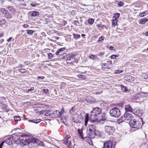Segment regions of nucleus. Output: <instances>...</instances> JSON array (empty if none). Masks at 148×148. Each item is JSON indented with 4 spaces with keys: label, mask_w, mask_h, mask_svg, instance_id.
I'll return each instance as SVG.
<instances>
[{
    "label": "nucleus",
    "mask_w": 148,
    "mask_h": 148,
    "mask_svg": "<svg viewBox=\"0 0 148 148\" xmlns=\"http://www.w3.org/2000/svg\"><path fill=\"white\" fill-rule=\"evenodd\" d=\"M142 122V119L141 118H139L138 120L134 119L130 121V124L132 128L136 130L141 127Z\"/></svg>",
    "instance_id": "f257e3e1"
},
{
    "label": "nucleus",
    "mask_w": 148,
    "mask_h": 148,
    "mask_svg": "<svg viewBox=\"0 0 148 148\" xmlns=\"http://www.w3.org/2000/svg\"><path fill=\"white\" fill-rule=\"evenodd\" d=\"M95 127L94 125H91L89 126L87 128V132L90 138L93 137V136L95 133Z\"/></svg>",
    "instance_id": "f03ea898"
},
{
    "label": "nucleus",
    "mask_w": 148,
    "mask_h": 148,
    "mask_svg": "<svg viewBox=\"0 0 148 148\" xmlns=\"http://www.w3.org/2000/svg\"><path fill=\"white\" fill-rule=\"evenodd\" d=\"M109 113L111 116L115 117H118L121 115L120 110L117 108H112L110 110Z\"/></svg>",
    "instance_id": "7ed1b4c3"
},
{
    "label": "nucleus",
    "mask_w": 148,
    "mask_h": 148,
    "mask_svg": "<svg viewBox=\"0 0 148 148\" xmlns=\"http://www.w3.org/2000/svg\"><path fill=\"white\" fill-rule=\"evenodd\" d=\"M115 144L111 141H107L103 143V148H114Z\"/></svg>",
    "instance_id": "20e7f679"
},
{
    "label": "nucleus",
    "mask_w": 148,
    "mask_h": 148,
    "mask_svg": "<svg viewBox=\"0 0 148 148\" xmlns=\"http://www.w3.org/2000/svg\"><path fill=\"white\" fill-rule=\"evenodd\" d=\"M101 112V109L98 107L94 108L91 112V114L93 116H97L100 114Z\"/></svg>",
    "instance_id": "39448f33"
},
{
    "label": "nucleus",
    "mask_w": 148,
    "mask_h": 148,
    "mask_svg": "<svg viewBox=\"0 0 148 148\" xmlns=\"http://www.w3.org/2000/svg\"><path fill=\"white\" fill-rule=\"evenodd\" d=\"M132 116L131 114L125 113L124 115L121 117V119L122 120L121 121V122H122L123 121H125V120H132L131 119L132 118Z\"/></svg>",
    "instance_id": "423d86ee"
},
{
    "label": "nucleus",
    "mask_w": 148,
    "mask_h": 148,
    "mask_svg": "<svg viewBox=\"0 0 148 148\" xmlns=\"http://www.w3.org/2000/svg\"><path fill=\"white\" fill-rule=\"evenodd\" d=\"M104 128L105 132L108 135L112 134L114 132V130L113 127L108 125L105 126Z\"/></svg>",
    "instance_id": "0eeeda50"
},
{
    "label": "nucleus",
    "mask_w": 148,
    "mask_h": 148,
    "mask_svg": "<svg viewBox=\"0 0 148 148\" xmlns=\"http://www.w3.org/2000/svg\"><path fill=\"white\" fill-rule=\"evenodd\" d=\"M75 56L74 55H70L68 57H67V63L73 64L75 62Z\"/></svg>",
    "instance_id": "6e6552de"
},
{
    "label": "nucleus",
    "mask_w": 148,
    "mask_h": 148,
    "mask_svg": "<svg viewBox=\"0 0 148 148\" xmlns=\"http://www.w3.org/2000/svg\"><path fill=\"white\" fill-rule=\"evenodd\" d=\"M71 138L70 136L67 135L64 139L62 141V143L64 144H66L68 146H70L71 142L70 141Z\"/></svg>",
    "instance_id": "1a4fd4ad"
},
{
    "label": "nucleus",
    "mask_w": 148,
    "mask_h": 148,
    "mask_svg": "<svg viewBox=\"0 0 148 148\" xmlns=\"http://www.w3.org/2000/svg\"><path fill=\"white\" fill-rule=\"evenodd\" d=\"M81 117L80 115L77 114H75L74 115L73 117V122L76 123H78L81 122Z\"/></svg>",
    "instance_id": "9d476101"
},
{
    "label": "nucleus",
    "mask_w": 148,
    "mask_h": 148,
    "mask_svg": "<svg viewBox=\"0 0 148 148\" xmlns=\"http://www.w3.org/2000/svg\"><path fill=\"white\" fill-rule=\"evenodd\" d=\"M111 61H107V63H104L102 64V68L103 69V68L109 69L111 67Z\"/></svg>",
    "instance_id": "9b49d317"
},
{
    "label": "nucleus",
    "mask_w": 148,
    "mask_h": 148,
    "mask_svg": "<svg viewBox=\"0 0 148 148\" xmlns=\"http://www.w3.org/2000/svg\"><path fill=\"white\" fill-rule=\"evenodd\" d=\"M95 135L98 137L101 138H103L105 137V135L104 133L102 132L99 130H96L94 135Z\"/></svg>",
    "instance_id": "f8f14e48"
},
{
    "label": "nucleus",
    "mask_w": 148,
    "mask_h": 148,
    "mask_svg": "<svg viewBox=\"0 0 148 148\" xmlns=\"http://www.w3.org/2000/svg\"><path fill=\"white\" fill-rule=\"evenodd\" d=\"M21 142L24 145H26L30 143V137H26L25 139H21Z\"/></svg>",
    "instance_id": "ddd939ff"
},
{
    "label": "nucleus",
    "mask_w": 148,
    "mask_h": 148,
    "mask_svg": "<svg viewBox=\"0 0 148 148\" xmlns=\"http://www.w3.org/2000/svg\"><path fill=\"white\" fill-rule=\"evenodd\" d=\"M51 117H60V112L58 111H55L51 114Z\"/></svg>",
    "instance_id": "4468645a"
},
{
    "label": "nucleus",
    "mask_w": 148,
    "mask_h": 148,
    "mask_svg": "<svg viewBox=\"0 0 148 148\" xmlns=\"http://www.w3.org/2000/svg\"><path fill=\"white\" fill-rule=\"evenodd\" d=\"M133 113L135 115L138 116H140L142 115V111L139 109H134L132 110Z\"/></svg>",
    "instance_id": "2eb2a0df"
},
{
    "label": "nucleus",
    "mask_w": 148,
    "mask_h": 148,
    "mask_svg": "<svg viewBox=\"0 0 148 148\" xmlns=\"http://www.w3.org/2000/svg\"><path fill=\"white\" fill-rule=\"evenodd\" d=\"M65 49V48L64 47L60 49L58 51H56L55 53V54L57 55H60V54H62V52L64 51Z\"/></svg>",
    "instance_id": "dca6fc26"
},
{
    "label": "nucleus",
    "mask_w": 148,
    "mask_h": 148,
    "mask_svg": "<svg viewBox=\"0 0 148 148\" xmlns=\"http://www.w3.org/2000/svg\"><path fill=\"white\" fill-rule=\"evenodd\" d=\"M125 80L128 82H132L134 80V77L131 75H127L125 77Z\"/></svg>",
    "instance_id": "f3484780"
},
{
    "label": "nucleus",
    "mask_w": 148,
    "mask_h": 148,
    "mask_svg": "<svg viewBox=\"0 0 148 148\" xmlns=\"http://www.w3.org/2000/svg\"><path fill=\"white\" fill-rule=\"evenodd\" d=\"M147 21H148L147 18H143L139 20V24L143 25L145 24Z\"/></svg>",
    "instance_id": "a211bd4d"
},
{
    "label": "nucleus",
    "mask_w": 148,
    "mask_h": 148,
    "mask_svg": "<svg viewBox=\"0 0 148 148\" xmlns=\"http://www.w3.org/2000/svg\"><path fill=\"white\" fill-rule=\"evenodd\" d=\"M86 102H95V100L92 97H87L86 99Z\"/></svg>",
    "instance_id": "6ab92c4d"
},
{
    "label": "nucleus",
    "mask_w": 148,
    "mask_h": 148,
    "mask_svg": "<svg viewBox=\"0 0 148 148\" xmlns=\"http://www.w3.org/2000/svg\"><path fill=\"white\" fill-rule=\"evenodd\" d=\"M12 138H10L5 140L4 141L6 144L8 145H11L12 144Z\"/></svg>",
    "instance_id": "aec40b11"
},
{
    "label": "nucleus",
    "mask_w": 148,
    "mask_h": 148,
    "mask_svg": "<svg viewBox=\"0 0 148 148\" xmlns=\"http://www.w3.org/2000/svg\"><path fill=\"white\" fill-rule=\"evenodd\" d=\"M67 54L64 53H63L62 54H60L59 56V57L61 59H65L67 58Z\"/></svg>",
    "instance_id": "412c9836"
},
{
    "label": "nucleus",
    "mask_w": 148,
    "mask_h": 148,
    "mask_svg": "<svg viewBox=\"0 0 148 148\" xmlns=\"http://www.w3.org/2000/svg\"><path fill=\"white\" fill-rule=\"evenodd\" d=\"M101 116L98 119L99 121H103L106 120L105 115V114H101Z\"/></svg>",
    "instance_id": "4be33fe9"
},
{
    "label": "nucleus",
    "mask_w": 148,
    "mask_h": 148,
    "mask_svg": "<svg viewBox=\"0 0 148 148\" xmlns=\"http://www.w3.org/2000/svg\"><path fill=\"white\" fill-rule=\"evenodd\" d=\"M85 125L86 126L89 120V114H87L85 116Z\"/></svg>",
    "instance_id": "5701e85b"
},
{
    "label": "nucleus",
    "mask_w": 148,
    "mask_h": 148,
    "mask_svg": "<svg viewBox=\"0 0 148 148\" xmlns=\"http://www.w3.org/2000/svg\"><path fill=\"white\" fill-rule=\"evenodd\" d=\"M4 15L7 18L10 19L12 18V15L7 11Z\"/></svg>",
    "instance_id": "b1692460"
},
{
    "label": "nucleus",
    "mask_w": 148,
    "mask_h": 148,
    "mask_svg": "<svg viewBox=\"0 0 148 148\" xmlns=\"http://www.w3.org/2000/svg\"><path fill=\"white\" fill-rule=\"evenodd\" d=\"M125 109L126 111L130 112L132 111V108L129 105L125 106Z\"/></svg>",
    "instance_id": "393cba45"
},
{
    "label": "nucleus",
    "mask_w": 148,
    "mask_h": 148,
    "mask_svg": "<svg viewBox=\"0 0 148 148\" xmlns=\"http://www.w3.org/2000/svg\"><path fill=\"white\" fill-rule=\"evenodd\" d=\"M30 143H34L37 142L38 140L37 138L30 137Z\"/></svg>",
    "instance_id": "a878e982"
},
{
    "label": "nucleus",
    "mask_w": 148,
    "mask_h": 148,
    "mask_svg": "<svg viewBox=\"0 0 148 148\" xmlns=\"http://www.w3.org/2000/svg\"><path fill=\"white\" fill-rule=\"evenodd\" d=\"M95 20L93 18H89L88 20V24L90 25H92L94 23Z\"/></svg>",
    "instance_id": "bb28decb"
},
{
    "label": "nucleus",
    "mask_w": 148,
    "mask_h": 148,
    "mask_svg": "<svg viewBox=\"0 0 148 148\" xmlns=\"http://www.w3.org/2000/svg\"><path fill=\"white\" fill-rule=\"evenodd\" d=\"M32 12L31 14L32 16H36L39 15V12L37 11H33Z\"/></svg>",
    "instance_id": "cd10ccee"
},
{
    "label": "nucleus",
    "mask_w": 148,
    "mask_h": 148,
    "mask_svg": "<svg viewBox=\"0 0 148 148\" xmlns=\"http://www.w3.org/2000/svg\"><path fill=\"white\" fill-rule=\"evenodd\" d=\"M121 90L123 92H126L127 91V89L126 86H124V85H121Z\"/></svg>",
    "instance_id": "c85d7f7f"
},
{
    "label": "nucleus",
    "mask_w": 148,
    "mask_h": 148,
    "mask_svg": "<svg viewBox=\"0 0 148 148\" xmlns=\"http://www.w3.org/2000/svg\"><path fill=\"white\" fill-rule=\"evenodd\" d=\"M35 32L34 31L30 29H28L27 30V34L29 35H32Z\"/></svg>",
    "instance_id": "c756f323"
},
{
    "label": "nucleus",
    "mask_w": 148,
    "mask_h": 148,
    "mask_svg": "<svg viewBox=\"0 0 148 148\" xmlns=\"http://www.w3.org/2000/svg\"><path fill=\"white\" fill-rule=\"evenodd\" d=\"M112 25L114 26L116 25L117 24V20L116 18L113 19L112 22Z\"/></svg>",
    "instance_id": "7c9ffc66"
},
{
    "label": "nucleus",
    "mask_w": 148,
    "mask_h": 148,
    "mask_svg": "<svg viewBox=\"0 0 148 148\" xmlns=\"http://www.w3.org/2000/svg\"><path fill=\"white\" fill-rule=\"evenodd\" d=\"M0 11L4 15L5 13H6L7 10L4 8H0Z\"/></svg>",
    "instance_id": "2f4dec72"
},
{
    "label": "nucleus",
    "mask_w": 148,
    "mask_h": 148,
    "mask_svg": "<svg viewBox=\"0 0 148 148\" xmlns=\"http://www.w3.org/2000/svg\"><path fill=\"white\" fill-rule=\"evenodd\" d=\"M74 38L75 39H79L80 38V36L79 34H73Z\"/></svg>",
    "instance_id": "473e14b6"
},
{
    "label": "nucleus",
    "mask_w": 148,
    "mask_h": 148,
    "mask_svg": "<svg viewBox=\"0 0 148 148\" xmlns=\"http://www.w3.org/2000/svg\"><path fill=\"white\" fill-rule=\"evenodd\" d=\"M6 8L10 11H13L14 10L13 7L11 6H8L6 7Z\"/></svg>",
    "instance_id": "72a5a7b5"
},
{
    "label": "nucleus",
    "mask_w": 148,
    "mask_h": 148,
    "mask_svg": "<svg viewBox=\"0 0 148 148\" xmlns=\"http://www.w3.org/2000/svg\"><path fill=\"white\" fill-rule=\"evenodd\" d=\"M48 57L49 59H52L53 57L52 53H47Z\"/></svg>",
    "instance_id": "f704fd0d"
},
{
    "label": "nucleus",
    "mask_w": 148,
    "mask_h": 148,
    "mask_svg": "<svg viewBox=\"0 0 148 148\" xmlns=\"http://www.w3.org/2000/svg\"><path fill=\"white\" fill-rule=\"evenodd\" d=\"M120 16V14L119 13H117L114 14V16H113V18H116L117 19Z\"/></svg>",
    "instance_id": "c9c22d12"
},
{
    "label": "nucleus",
    "mask_w": 148,
    "mask_h": 148,
    "mask_svg": "<svg viewBox=\"0 0 148 148\" xmlns=\"http://www.w3.org/2000/svg\"><path fill=\"white\" fill-rule=\"evenodd\" d=\"M18 70L22 73H25L26 72V69H20Z\"/></svg>",
    "instance_id": "e433bc0d"
},
{
    "label": "nucleus",
    "mask_w": 148,
    "mask_h": 148,
    "mask_svg": "<svg viewBox=\"0 0 148 148\" xmlns=\"http://www.w3.org/2000/svg\"><path fill=\"white\" fill-rule=\"evenodd\" d=\"M49 91V90L45 88H43L42 90V92L45 94H47L48 92Z\"/></svg>",
    "instance_id": "4c0bfd02"
},
{
    "label": "nucleus",
    "mask_w": 148,
    "mask_h": 148,
    "mask_svg": "<svg viewBox=\"0 0 148 148\" xmlns=\"http://www.w3.org/2000/svg\"><path fill=\"white\" fill-rule=\"evenodd\" d=\"M14 119L16 121H19L21 120L19 116H16L14 117Z\"/></svg>",
    "instance_id": "58836bf2"
},
{
    "label": "nucleus",
    "mask_w": 148,
    "mask_h": 148,
    "mask_svg": "<svg viewBox=\"0 0 148 148\" xmlns=\"http://www.w3.org/2000/svg\"><path fill=\"white\" fill-rule=\"evenodd\" d=\"M66 85V84L64 82H62L61 83L60 88H63L64 86Z\"/></svg>",
    "instance_id": "ea45409f"
},
{
    "label": "nucleus",
    "mask_w": 148,
    "mask_h": 148,
    "mask_svg": "<svg viewBox=\"0 0 148 148\" xmlns=\"http://www.w3.org/2000/svg\"><path fill=\"white\" fill-rule=\"evenodd\" d=\"M123 71L121 70H116L115 71V73L116 74H118L123 72Z\"/></svg>",
    "instance_id": "a19ab883"
},
{
    "label": "nucleus",
    "mask_w": 148,
    "mask_h": 148,
    "mask_svg": "<svg viewBox=\"0 0 148 148\" xmlns=\"http://www.w3.org/2000/svg\"><path fill=\"white\" fill-rule=\"evenodd\" d=\"M41 121V120L40 119L34 120V123H38Z\"/></svg>",
    "instance_id": "79ce46f5"
},
{
    "label": "nucleus",
    "mask_w": 148,
    "mask_h": 148,
    "mask_svg": "<svg viewBox=\"0 0 148 148\" xmlns=\"http://www.w3.org/2000/svg\"><path fill=\"white\" fill-rule=\"evenodd\" d=\"M6 23V21H5V20L4 19H3L2 20H1L0 21V25H3L4 24Z\"/></svg>",
    "instance_id": "37998d69"
},
{
    "label": "nucleus",
    "mask_w": 148,
    "mask_h": 148,
    "mask_svg": "<svg viewBox=\"0 0 148 148\" xmlns=\"http://www.w3.org/2000/svg\"><path fill=\"white\" fill-rule=\"evenodd\" d=\"M139 16L140 17H143L146 16V13L145 11L143 12L140 13L139 14Z\"/></svg>",
    "instance_id": "c03bdc74"
},
{
    "label": "nucleus",
    "mask_w": 148,
    "mask_h": 148,
    "mask_svg": "<svg viewBox=\"0 0 148 148\" xmlns=\"http://www.w3.org/2000/svg\"><path fill=\"white\" fill-rule=\"evenodd\" d=\"M30 5L32 7H35L39 5V4L34 2H32L31 3Z\"/></svg>",
    "instance_id": "a18cd8bd"
},
{
    "label": "nucleus",
    "mask_w": 148,
    "mask_h": 148,
    "mask_svg": "<svg viewBox=\"0 0 148 148\" xmlns=\"http://www.w3.org/2000/svg\"><path fill=\"white\" fill-rule=\"evenodd\" d=\"M78 77L82 79H85L86 77L84 75H78Z\"/></svg>",
    "instance_id": "49530a36"
},
{
    "label": "nucleus",
    "mask_w": 148,
    "mask_h": 148,
    "mask_svg": "<svg viewBox=\"0 0 148 148\" xmlns=\"http://www.w3.org/2000/svg\"><path fill=\"white\" fill-rule=\"evenodd\" d=\"M118 57V56L115 55H113L111 56L110 58L112 59H116V58Z\"/></svg>",
    "instance_id": "de8ad7c7"
},
{
    "label": "nucleus",
    "mask_w": 148,
    "mask_h": 148,
    "mask_svg": "<svg viewBox=\"0 0 148 148\" xmlns=\"http://www.w3.org/2000/svg\"><path fill=\"white\" fill-rule=\"evenodd\" d=\"M118 5L119 6H122L124 5V3L123 2L121 1H120L118 3Z\"/></svg>",
    "instance_id": "09e8293b"
},
{
    "label": "nucleus",
    "mask_w": 148,
    "mask_h": 148,
    "mask_svg": "<svg viewBox=\"0 0 148 148\" xmlns=\"http://www.w3.org/2000/svg\"><path fill=\"white\" fill-rule=\"evenodd\" d=\"M103 37L101 36L99 38L98 40L99 42H102L103 41Z\"/></svg>",
    "instance_id": "8fccbe9b"
},
{
    "label": "nucleus",
    "mask_w": 148,
    "mask_h": 148,
    "mask_svg": "<svg viewBox=\"0 0 148 148\" xmlns=\"http://www.w3.org/2000/svg\"><path fill=\"white\" fill-rule=\"evenodd\" d=\"M96 56L94 55H92L90 56V58L92 59H94L95 58H96Z\"/></svg>",
    "instance_id": "3c124183"
},
{
    "label": "nucleus",
    "mask_w": 148,
    "mask_h": 148,
    "mask_svg": "<svg viewBox=\"0 0 148 148\" xmlns=\"http://www.w3.org/2000/svg\"><path fill=\"white\" fill-rule=\"evenodd\" d=\"M64 110L63 109V108H62V110H61L60 112V117H61L62 114L64 113Z\"/></svg>",
    "instance_id": "603ef678"
},
{
    "label": "nucleus",
    "mask_w": 148,
    "mask_h": 148,
    "mask_svg": "<svg viewBox=\"0 0 148 148\" xmlns=\"http://www.w3.org/2000/svg\"><path fill=\"white\" fill-rule=\"evenodd\" d=\"M74 23H75V25H78L79 24V21H74Z\"/></svg>",
    "instance_id": "864d4df0"
},
{
    "label": "nucleus",
    "mask_w": 148,
    "mask_h": 148,
    "mask_svg": "<svg viewBox=\"0 0 148 148\" xmlns=\"http://www.w3.org/2000/svg\"><path fill=\"white\" fill-rule=\"evenodd\" d=\"M51 113H50L49 112H47L45 113V115L46 116H51Z\"/></svg>",
    "instance_id": "5fc2aeb1"
},
{
    "label": "nucleus",
    "mask_w": 148,
    "mask_h": 148,
    "mask_svg": "<svg viewBox=\"0 0 148 148\" xmlns=\"http://www.w3.org/2000/svg\"><path fill=\"white\" fill-rule=\"evenodd\" d=\"M21 137H25V138L27 137H28V135L26 134H22L21 136Z\"/></svg>",
    "instance_id": "6e6d98bb"
},
{
    "label": "nucleus",
    "mask_w": 148,
    "mask_h": 148,
    "mask_svg": "<svg viewBox=\"0 0 148 148\" xmlns=\"http://www.w3.org/2000/svg\"><path fill=\"white\" fill-rule=\"evenodd\" d=\"M109 49L110 50H111L114 51L115 50V48H114V47L111 46L110 47Z\"/></svg>",
    "instance_id": "4d7b16f0"
},
{
    "label": "nucleus",
    "mask_w": 148,
    "mask_h": 148,
    "mask_svg": "<svg viewBox=\"0 0 148 148\" xmlns=\"http://www.w3.org/2000/svg\"><path fill=\"white\" fill-rule=\"evenodd\" d=\"M34 90V88L33 87H32L30 89L28 90V92H30L31 90Z\"/></svg>",
    "instance_id": "13d9d810"
},
{
    "label": "nucleus",
    "mask_w": 148,
    "mask_h": 148,
    "mask_svg": "<svg viewBox=\"0 0 148 148\" xmlns=\"http://www.w3.org/2000/svg\"><path fill=\"white\" fill-rule=\"evenodd\" d=\"M29 25L27 24H24L23 25V27L24 28H27L28 27Z\"/></svg>",
    "instance_id": "bf43d9fd"
},
{
    "label": "nucleus",
    "mask_w": 148,
    "mask_h": 148,
    "mask_svg": "<svg viewBox=\"0 0 148 148\" xmlns=\"http://www.w3.org/2000/svg\"><path fill=\"white\" fill-rule=\"evenodd\" d=\"M26 65H28L30 64V62L28 61H26L24 62Z\"/></svg>",
    "instance_id": "052dcab7"
},
{
    "label": "nucleus",
    "mask_w": 148,
    "mask_h": 148,
    "mask_svg": "<svg viewBox=\"0 0 148 148\" xmlns=\"http://www.w3.org/2000/svg\"><path fill=\"white\" fill-rule=\"evenodd\" d=\"M37 78L38 79H44L45 78V77L44 76H38Z\"/></svg>",
    "instance_id": "680f3d73"
},
{
    "label": "nucleus",
    "mask_w": 148,
    "mask_h": 148,
    "mask_svg": "<svg viewBox=\"0 0 148 148\" xmlns=\"http://www.w3.org/2000/svg\"><path fill=\"white\" fill-rule=\"evenodd\" d=\"M73 109H74V107H73L71 109V110H70L69 111V112L70 113H72L73 112Z\"/></svg>",
    "instance_id": "e2e57ef3"
},
{
    "label": "nucleus",
    "mask_w": 148,
    "mask_h": 148,
    "mask_svg": "<svg viewBox=\"0 0 148 148\" xmlns=\"http://www.w3.org/2000/svg\"><path fill=\"white\" fill-rule=\"evenodd\" d=\"M4 143V141H3L0 144V148H2L3 145V144Z\"/></svg>",
    "instance_id": "0e129e2a"
},
{
    "label": "nucleus",
    "mask_w": 148,
    "mask_h": 148,
    "mask_svg": "<svg viewBox=\"0 0 148 148\" xmlns=\"http://www.w3.org/2000/svg\"><path fill=\"white\" fill-rule=\"evenodd\" d=\"M104 54V53L103 52H101L99 53L98 55L99 56H101V55H103Z\"/></svg>",
    "instance_id": "69168bd1"
},
{
    "label": "nucleus",
    "mask_w": 148,
    "mask_h": 148,
    "mask_svg": "<svg viewBox=\"0 0 148 148\" xmlns=\"http://www.w3.org/2000/svg\"><path fill=\"white\" fill-rule=\"evenodd\" d=\"M12 37H10L9 39H8L7 41L8 42H10V41L12 40Z\"/></svg>",
    "instance_id": "338daca9"
},
{
    "label": "nucleus",
    "mask_w": 148,
    "mask_h": 148,
    "mask_svg": "<svg viewBox=\"0 0 148 148\" xmlns=\"http://www.w3.org/2000/svg\"><path fill=\"white\" fill-rule=\"evenodd\" d=\"M18 66H19V67H21V68H23V67H24V66L22 64H20L18 65Z\"/></svg>",
    "instance_id": "774afa93"
}]
</instances>
